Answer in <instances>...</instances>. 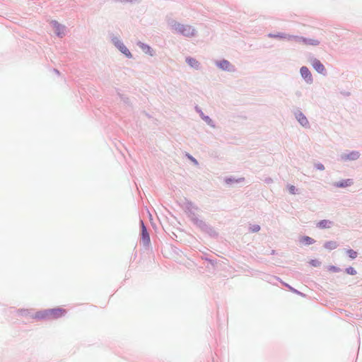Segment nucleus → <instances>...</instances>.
Returning a JSON list of instances; mask_svg holds the SVG:
<instances>
[{"label":"nucleus","instance_id":"16","mask_svg":"<svg viewBox=\"0 0 362 362\" xmlns=\"http://www.w3.org/2000/svg\"><path fill=\"white\" fill-rule=\"evenodd\" d=\"M142 48L146 53L149 54L151 56L153 54V51L148 45H143Z\"/></svg>","mask_w":362,"mask_h":362},{"label":"nucleus","instance_id":"12","mask_svg":"<svg viewBox=\"0 0 362 362\" xmlns=\"http://www.w3.org/2000/svg\"><path fill=\"white\" fill-rule=\"evenodd\" d=\"M300 242L305 245H311L315 243V240L308 236H303L300 238Z\"/></svg>","mask_w":362,"mask_h":362},{"label":"nucleus","instance_id":"22","mask_svg":"<svg viewBox=\"0 0 362 362\" xmlns=\"http://www.w3.org/2000/svg\"><path fill=\"white\" fill-rule=\"evenodd\" d=\"M358 157V153L357 152L356 153H352L350 156V158H352V159H355V158H357Z\"/></svg>","mask_w":362,"mask_h":362},{"label":"nucleus","instance_id":"10","mask_svg":"<svg viewBox=\"0 0 362 362\" xmlns=\"http://www.w3.org/2000/svg\"><path fill=\"white\" fill-rule=\"evenodd\" d=\"M325 247L327 250H332L337 247L338 244L336 241H328L325 244Z\"/></svg>","mask_w":362,"mask_h":362},{"label":"nucleus","instance_id":"5","mask_svg":"<svg viewBox=\"0 0 362 362\" xmlns=\"http://www.w3.org/2000/svg\"><path fill=\"white\" fill-rule=\"evenodd\" d=\"M116 46L117 47V48L124 54H125L127 57H132V54L131 52H129V50L127 48V47L121 42L119 41H117L116 43H115Z\"/></svg>","mask_w":362,"mask_h":362},{"label":"nucleus","instance_id":"14","mask_svg":"<svg viewBox=\"0 0 362 362\" xmlns=\"http://www.w3.org/2000/svg\"><path fill=\"white\" fill-rule=\"evenodd\" d=\"M187 62L192 67L197 68L199 66V62L193 58H187Z\"/></svg>","mask_w":362,"mask_h":362},{"label":"nucleus","instance_id":"8","mask_svg":"<svg viewBox=\"0 0 362 362\" xmlns=\"http://www.w3.org/2000/svg\"><path fill=\"white\" fill-rule=\"evenodd\" d=\"M353 184V181L351 179H347L341 182H336L334 185L337 187H346Z\"/></svg>","mask_w":362,"mask_h":362},{"label":"nucleus","instance_id":"2","mask_svg":"<svg viewBox=\"0 0 362 362\" xmlns=\"http://www.w3.org/2000/svg\"><path fill=\"white\" fill-rule=\"evenodd\" d=\"M177 30L180 33L185 36H192L194 35V30L189 25H178Z\"/></svg>","mask_w":362,"mask_h":362},{"label":"nucleus","instance_id":"1","mask_svg":"<svg viewBox=\"0 0 362 362\" xmlns=\"http://www.w3.org/2000/svg\"><path fill=\"white\" fill-rule=\"evenodd\" d=\"M66 310L62 308H57L46 310V313L42 315L43 317H50L52 319H57L64 316Z\"/></svg>","mask_w":362,"mask_h":362},{"label":"nucleus","instance_id":"4","mask_svg":"<svg viewBox=\"0 0 362 362\" xmlns=\"http://www.w3.org/2000/svg\"><path fill=\"white\" fill-rule=\"evenodd\" d=\"M301 76L305 78L308 83H311L313 81L312 74L306 66H303L300 69Z\"/></svg>","mask_w":362,"mask_h":362},{"label":"nucleus","instance_id":"25","mask_svg":"<svg viewBox=\"0 0 362 362\" xmlns=\"http://www.w3.org/2000/svg\"><path fill=\"white\" fill-rule=\"evenodd\" d=\"M189 158L192 160H193L194 163H197L196 160H194L192 157L189 156Z\"/></svg>","mask_w":362,"mask_h":362},{"label":"nucleus","instance_id":"17","mask_svg":"<svg viewBox=\"0 0 362 362\" xmlns=\"http://www.w3.org/2000/svg\"><path fill=\"white\" fill-rule=\"evenodd\" d=\"M346 272L351 275H355L356 274V271L354 269V268L350 267L346 269Z\"/></svg>","mask_w":362,"mask_h":362},{"label":"nucleus","instance_id":"24","mask_svg":"<svg viewBox=\"0 0 362 362\" xmlns=\"http://www.w3.org/2000/svg\"><path fill=\"white\" fill-rule=\"evenodd\" d=\"M260 229L259 226H256L254 228H253V231L255 232H257V231H259Z\"/></svg>","mask_w":362,"mask_h":362},{"label":"nucleus","instance_id":"15","mask_svg":"<svg viewBox=\"0 0 362 362\" xmlns=\"http://www.w3.org/2000/svg\"><path fill=\"white\" fill-rule=\"evenodd\" d=\"M347 255L351 259H355L357 257L358 253L354 250L349 249L346 251Z\"/></svg>","mask_w":362,"mask_h":362},{"label":"nucleus","instance_id":"23","mask_svg":"<svg viewBox=\"0 0 362 362\" xmlns=\"http://www.w3.org/2000/svg\"><path fill=\"white\" fill-rule=\"evenodd\" d=\"M316 167L318 170H323L325 169L324 165L322 164H317Z\"/></svg>","mask_w":362,"mask_h":362},{"label":"nucleus","instance_id":"6","mask_svg":"<svg viewBox=\"0 0 362 362\" xmlns=\"http://www.w3.org/2000/svg\"><path fill=\"white\" fill-rule=\"evenodd\" d=\"M312 65L313 68L319 73L323 74L325 71V66L323 64L317 59H314Z\"/></svg>","mask_w":362,"mask_h":362},{"label":"nucleus","instance_id":"7","mask_svg":"<svg viewBox=\"0 0 362 362\" xmlns=\"http://www.w3.org/2000/svg\"><path fill=\"white\" fill-rule=\"evenodd\" d=\"M300 41L303 42L305 45H313L317 46L320 44L319 40L315 39H307L304 37H300Z\"/></svg>","mask_w":362,"mask_h":362},{"label":"nucleus","instance_id":"18","mask_svg":"<svg viewBox=\"0 0 362 362\" xmlns=\"http://www.w3.org/2000/svg\"><path fill=\"white\" fill-rule=\"evenodd\" d=\"M310 264L313 267H319L320 265V262L317 259H313L310 262Z\"/></svg>","mask_w":362,"mask_h":362},{"label":"nucleus","instance_id":"13","mask_svg":"<svg viewBox=\"0 0 362 362\" xmlns=\"http://www.w3.org/2000/svg\"><path fill=\"white\" fill-rule=\"evenodd\" d=\"M298 120L303 126H306L308 124V121L307 118L302 114H300L298 116Z\"/></svg>","mask_w":362,"mask_h":362},{"label":"nucleus","instance_id":"9","mask_svg":"<svg viewBox=\"0 0 362 362\" xmlns=\"http://www.w3.org/2000/svg\"><path fill=\"white\" fill-rule=\"evenodd\" d=\"M217 65L223 70H228L229 71L231 68V65L229 63V62L226 60H222L217 63Z\"/></svg>","mask_w":362,"mask_h":362},{"label":"nucleus","instance_id":"19","mask_svg":"<svg viewBox=\"0 0 362 362\" xmlns=\"http://www.w3.org/2000/svg\"><path fill=\"white\" fill-rule=\"evenodd\" d=\"M329 271L333 272H339V268L334 267V266H329L328 268Z\"/></svg>","mask_w":362,"mask_h":362},{"label":"nucleus","instance_id":"11","mask_svg":"<svg viewBox=\"0 0 362 362\" xmlns=\"http://www.w3.org/2000/svg\"><path fill=\"white\" fill-rule=\"evenodd\" d=\"M331 226V222L329 221H327V220H322V221H320L318 223H317V226L321 228H329Z\"/></svg>","mask_w":362,"mask_h":362},{"label":"nucleus","instance_id":"21","mask_svg":"<svg viewBox=\"0 0 362 362\" xmlns=\"http://www.w3.org/2000/svg\"><path fill=\"white\" fill-rule=\"evenodd\" d=\"M46 313V310L44 311V312H42V313H37L36 315H35V317L37 318H44L42 317L43 315H45Z\"/></svg>","mask_w":362,"mask_h":362},{"label":"nucleus","instance_id":"3","mask_svg":"<svg viewBox=\"0 0 362 362\" xmlns=\"http://www.w3.org/2000/svg\"><path fill=\"white\" fill-rule=\"evenodd\" d=\"M141 240L144 245H148L150 243L149 234L143 222H141Z\"/></svg>","mask_w":362,"mask_h":362},{"label":"nucleus","instance_id":"20","mask_svg":"<svg viewBox=\"0 0 362 362\" xmlns=\"http://www.w3.org/2000/svg\"><path fill=\"white\" fill-rule=\"evenodd\" d=\"M288 190H289V192H290L291 194H296V187H295V186H293V185H290V186L288 187Z\"/></svg>","mask_w":362,"mask_h":362},{"label":"nucleus","instance_id":"26","mask_svg":"<svg viewBox=\"0 0 362 362\" xmlns=\"http://www.w3.org/2000/svg\"><path fill=\"white\" fill-rule=\"evenodd\" d=\"M54 25H56L57 30H59V25H57V23H55Z\"/></svg>","mask_w":362,"mask_h":362}]
</instances>
